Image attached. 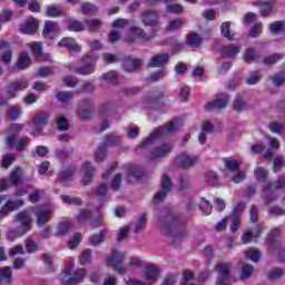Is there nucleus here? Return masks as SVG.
Listing matches in <instances>:
<instances>
[{
  "label": "nucleus",
  "instance_id": "f257e3e1",
  "mask_svg": "<svg viewBox=\"0 0 285 285\" xmlns=\"http://www.w3.org/2000/svg\"><path fill=\"white\" fill-rule=\"evenodd\" d=\"M156 222L160 228H168L174 239H181L188 236V232L185 228L187 219H184L175 214L169 208L164 209L156 217Z\"/></svg>",
  "mask_w": 285,
  "mask_h": 285
},
{
  "label": "nucleus",
  "instance_id": "f03ea898",
  "mask_svg": "<svg viewBox=\"0 0 285 285\" xmlns=\"http://www.w3.org/2000/svg\"><path fill=\"white\" fill-rule=\"evenodd\" d=\"M141 22L145 27L151 28L149 33H146V30L141 29V27L131 28L132 33L144 41H151L155 39L157 32H159V12L156 10H147L141 13Z\"/></svg>",
  "mask_w": 285,
  "mask_h": 285
},
{
  "label": "nucleus",
  "instance_id": "7ed1b4c3",
  "mask_svg": "<svg viewBox=\"0 0 285 285\" xmlns=\"http://www.w3.org/2000/svg\"><path fill=\"white\" fill-rule=\"evenodd\" d=\"M13 224H20V226L7 232V239L10 242H14L17 237H23L32 230V216L27 210H21L13 216Z\"/></svg>",
  "mask_w": 285,
  "mask_h": 285
},
{
  "label": "nucleus",
  "instance_id": "20e7f679",
  "mask_svg": "<svg viewBox=\"0 0 285 285\" xmlns=\"http://www.w3.org/2000/svg\"><path fill=\"white\" fill-rule=\"evenodd\" d=\"M23 124H11L9 127L10 134L7 137V145L9 148H14V150L21 151L30 144V138L28 136L19 138L21 130H23Z\"/></svg>",
  "mask_w": 285,
  "mask_h": 285
},
{
  "label": "nucleus",
  "instance_id": "39448f33",
  "mask_svg": "<svg viewBox=\"0 0 285 285\" xmlns=\"http://www.w3.org/2000/svg\"><path fill=\"white\" fill-rule=\"evenodd\" d=\"M30 82L26 79H18L10 82L7 87V97L0 98V106H8L10 99H17V92L26 90Z\"/></svg>",
  "mask_w": 285,
  "mask_h": 285
},
{
  "label": "nucleus",
  "instance_id": "423d86ee",
  "mask_svg": "<svg viewBox=\"0 0 285 285\" xmlns=\"http://www.w3.org/2000/svg\"><path fill=\"white\" fill-rule=\"evenodd\" d=\"M177 130V120H171L165 127L160 126L155 131H153L148 138L142 140L140 144V148H147L150 146L155 139H159V137H164V135H169V132H175Z\"/></svg>",
  "mask_w": 285,
  "mask_h": 285
},
{
  "label": "nucleus",
  "instance_id": "0eeeda50",
  "mask_svg": "<svg viewBox=\"0 0 285 285\" xmlns=\"http://www.w3.org/2000/svg\"><path fill=\"white\" fill-rule=\"evenodd\" d=\"M83 277H86V271L83 268H80L76 272L70 271V267L65 269L60 275V284L61 285H77L80 284V282H83Z\"/></svg>",
  "mask_w": 285,
  "mask_h": 285
},
{
  "label": "nucleus",
  "instance_id": "6e6552de",
  "mask_svg": "<svg viewBox=\"0 0 285 285\" xmlns=\"http://www.w3.org/2000/svg\"><path fill=\"white\" fill-rule=\"evenodd\" d=\"M126 262V255L124 252L114 250L111 257L107 259V266L114 268L119 275H126L127 267L124 266Z\"/></svg>",
  "mask_w": 285,
  "mask_h": 285
},
{
  "label": "nucleus",
  "instance_id": "1a4fd4ad",
  "mask_svg": "<svg viewBox=\"0 0 285 285\" xmlns=\"http://www.w3.org/2000/svg\"><path fill=\"white\" fill-rule=\"evenodd\" d=\"M158 275H159V269L157 268V266L151 265L146 267L144 272V277L147 283L132 278L127 281V285H151V284H155V282H157Z\"/></svg>",
  "mask_w": 285,
  "mask_h": 285
},
{
  "label": "nucleus",
  "instance_id": "9d476101",
  "mask_svg": "<svg viewBox=\"0 0 285 285\" xmlns=\"http://www.w3.org/2000/svg\"><path fill=\"white\" fill-rule=\"evenodd\" d=\"M232 268V262H223L216 265V272L218 273L217 285H230Z\"/></svg>",
  "mask_w": 285,
  "mask_h": 285
},
{
  "label": "nucleus",
  "instance_id": "9b49d317",
  "mask_svg": "<svg viewBox=\"0 0 285 285\" xmlns=\"http://www.w3.org/2000/svg\"><path fill=\"white\" fill-rule=\"evenodd\" d=\"M95 115V102L92 99H83L79 102L78 106V117L81 121H88V119H92Z\"/></svg>",
  "mask_w": 285,
  "mask_h": 285
},
{
  "label": "nucleus",
  "instance_id": "f8f14e48",
  "mask_svg": "<svg viewBox=\"0 0 285 285\" xmlns=\"http://www.w3.org/2000/svg\"><path fill=\"white\" fill-rule=\"evenodd\" d=\"M170 190H173V181H170V177H168V175H163L161 189L154 196V203L159 204L160 202H164L166 196L170 195Z\"/></svg>",
  "mask_w": 285,
  "mask_h": 285
},
{
  "label": "nucleus",
  "instance_id": "ddd939ff",
  "mask_svg": "<svg viewBox=\"0 0 285 285\" xmlns=\"http://www.w3.org/2000/svg\"><path fill=\"white\" fill-rule=\"evenodd\" d=\"M144 66V60L141 58H136L132 56H126L122 59V70L125 72H135Z\"/></svg>",
  "mask_w": 285,
  "mask_h": 285
},
{
  "label": "nucleus",
  "instance_id": "4468645a",
  "mask_svg": "<svg viewBox=\"0 0 285 285\" xmlns=\"http://www.w3.org/2000/svg\"><path fill=\"white\" fill-rule=\"evenodd\" d=\"M230 101V97L226 94H219L216 96V99L213 101L207 102L206 110H222V108H226L228 102Z\"/></svg>",
  "mask_w": 285,
  "mask_h": 285
},
{
  "label": "nucleus",
  "instance_id": "2eb2a0df",
  "mask_svg": "<svg viewBox=\"0 0 285 285\" xmlns=\"http://www.w3.org/2000/svg\"><path fill=\"white\" fill-rule=\"evenodd\" d=\"M197 161H199V157L190 156L186 153L180 154L175 159V164L179 166V168H193Z\"/></svg>",
  "mask_w": 285,
  "mask_h": 285
},
{
  "label": "nucleus",
  "instance_id": "dca6fc26",
  "mask_svg": "<svg viewBox=\"0 0 285 285\" xmlns=\"http://www.w3.org/2000/svg\"><path fill=\"white\" fill-rule=\"evenodd\" d=\"M33 213L36 215V224L39 228L46 226L48 222H50V217H52V210L43 209V208H35Z\"/></svg>",
  "mask_w": 285,
  "mask_h": 285
},
{
  "label": "nucleus",
  "instance_id": "f3484780",
  "mask_svg": "<svg viewBox=\"0 0 285 285\" xmlns=\"http://www.w3.org/2000/svg\"><path fill=\"white\" fill-rule=\"evenodd\" d=\"M80 173L82 174L83 186H88L92 183V179L95 178V166H92V163H85L81 166Z\"/></svg>",
  "mask_w": 285,
  "mask_h": 285
},
{
  "label": "nucleus",
  "instance_id": "a211bd4d",
  "mask_svg": "<svg viewBox=\"0 0 285 285\" xmlns=\"http://www.w3.org/2000/svg\"><path fill=\"white\" fill-rule=\"evenodd\" d=\"M173 151V144H164L161 146L155 147L150 153L151 159H159V157H166Z\"/></svg>",
  "mask_w": 285,
  "mask_h": 285
},
{
  "label": "nucleus",
  "instance_id": "6ab92c4d",
  "mask_svg": "<svg viewBox=\"0 0 285 285\" xmlns=\"http://www.w3.org/2000/svg\"><path fill=\"white\" fill-rule=\"evenodd\" d=\"M242 52V46L239 45H225L220 49L222 57H225L226 59H233L234 57H237Z\"/></svg>",
  "mask_w": 285,
  "mask_h": 285
},
{
  "label": "nucleus",
  "instance_id": "aec40b11",
  "mask_svg": "<svg viewBox=\"0 0 285 285\" xmlns=\"http://www.w3.org/2000/svg\"><path fill=\"white\" fill-rule=\"evenodd\" d=\"M59 32V23L52 20H47L45 22L42 36L46 39H55V35Z\"/></svg>",
  "mask_w": 285,
  "mask_h": 285
},
{
  "label": "nucleus",
  "instance_id": "412c9836",
  "mask_svg": "<svg viewBox=\"0 0 285 285\" xmlns=\"http://www.w3.org/2000/svg\"><path fill=\"white\" fill-rule=\"evenodd\" d=\"M48 121H50V114L48 111H39L32 119L36 130L43 128V126H48Z\"/></svg>",
  "mask_w": 285,
  "mask_h": 285
},
{
  "label": "nucleus",
  "instance_id": "4be33fe9",
  "mask_svg": "<svg viewBox=\"0 0 285 285\" xmlns=\"http://www.w3.org/2000/svg\"><path fill=\"white\" fill-rule=\"evenodd\" d=\"M170 61V55L168 53H158L154 56L149 62V68H161V66H166Z\"/></svg>",
  "mask_w": 285,
  "mask_h": 285
},
{
  "label": "nucleus",
  "instance_id": "5701e85b",
  "mask_svg": "<svg viewBox=\"0 0 285 285\" xmlns=\"http://www.w3.org/2000/svg\"><path fill=\"white\" fill-rule=\"evenodd\" d=\"M39 30V21L35 18H29L24 24L20 26V32L22 35H35Z\"/></svg>",
  "mask_w": 285,
  "mask_h": 285
},
{
  "label": "nucleus",
  "instance_id": "b1692460",
  "mask_svg": "<svg viewBox=\"0 0 285 285\" xmlns=\"http://www.w3.org/2000/svg\"><path fill=\"white\" fill-rule=\"evenodd\" d=\"M58 46H60V48H68L70 52H79L81 50V47L78 46L77 40L73 38H62L58 42Z\"/></svg>",
  "mask_w": 285,
  "mask_h": 285
},
{
  "label": "nucleus",
  "instance_id": "393cba45",
  "mask_svg": "<svg viewBox=\"0 0 285 285\" xmlns=\"http://www.w3.org/2000/svg\"><path fill=\"white\" fill-rule=\"evenodd\" d=\"M21 177H23V169H21V167H16L10 174L9 183L11 186H21V184H23Z\"/></svg>",
  "mask_w": 285,
  "mask_h": 285
},
{
  "label": "nucleus",
  "instance_id": "a878e982",
  "mask_svg": "<svg viewBox=\"0 0 285 285\" xmlns=\"http://www.w3.org/2000/svg\"><path fill=\"white\" fill-rule=\"evenodd\" d=\"M41 48H42L41 42H32L31 43V50H32L36 59H38L39 61H48V59H50V55L42 53Z\"/></svg>",
  "mask_w": 285,
  "mask_h": 285
},
{
  "label": "nucleus",
  "instance_id": "bb28decb",
  "mask_svg": "<svg viewBox=\"0 0 285 285\" xmlns=\"http://www.w3.org/2000/svg\"><path fill=\"white\" fill-rule=\"evenodd\" d=\"M120 141H121V136L117 134H108L105 136V142L102 146H105V148H112L115 146H119Z\"/></svg>",
  "mask_w": 285,
  "mask_h": 285
},
{
  "label": "nucleus",
  "instance_id": "cd10ccee",
  "mask_svg": "<svg viewBox=\"0 0 285 285\" xmlns=\"http://www.w3.org/2000/svg\"><path fill=\"white\" fill-rule=\"evenodd\" d=\"M31 63H32V60L30 59V55L28 53V51H24L20 53L18 58L17 68L19 70H26V68H28V66H30Z\"/></svg>",
  "mask_w": 285,
  "mask_h": 285
},
{
  "label": "nucleus",
  "instance_id": "c85d7f7f",
  "mask_svg": "<svg viewBox=\"0 0 285 285\" xmlns=\"http://www.w3.org/2000/svg\"><path fill=\"white\" fill-rule=\"evenodd\" d=\"M263 193L265 194V205L271 206L273 202L277 199V196L273 194V183L267 184L263 187Z\"/></svg>",
  "mask_w": 285,
  "mask_h": 285
},
{
  "label": "nucleus",
  "instance_id": "c756f323",
  "mask_svg": "<svg viewBox=\"0 0 285 285\" xmlns=\"http://www.w3.org/2000/svg\"><path fill=\"white\" fill-rule=\"evenodd\" d=\"M187 43L190 48H199L204 43V38L199 33L191 32L187 36Z\"/></svg>",
  "mask_w": 285,
  "mask_h": 285
},
{
  "label": "nucleus",
  "instance_id": "7c9ffc66",
  "mask_svg": "<svg viewBox=\"0 0 285 285\" xmlns=\"http://www.w3.org/2000/svg\"><path fill=\"white\" fill-rule=\"evenodd\" d=\"M277 229L272 230L266 238L267 244H269L268 250H275V248H279L282 244L277 242Z\"/></svg>",
  "mask_w": 285,
  "mask_h": 285
},
{
  "label": "nucleus",
  "instance_id": "2f4dec72",
  "mask_svg": "<svg viewBox=\"0 0 285 285\" xmlns=\"http://www.w3.org/2000/svg\"><path fill=\"white\" fill-rule=\"evenodd\" d=\"M264 233V227H261L257 229V233H253L250 230H247L242 236L243 244H250L253 239H257L262 234Z\"/></svg>",
  "mask_w": 285,
  "mask_h": 285
},
{
  "label": "nucleus",
  "instance_id": "473e14b6",
  "mask_svg": "<svg viewBox=\"0 0 285 285\" xmlns=\"http://www.w3.org/2000/svg\"><path fill=\"white\" fill-rule=\"evenodd\" d=\"M161 99H164V92H153L147 98L148 108H156Z\"/></svg>",
  "mask_w": 285,
  "mask_h": 285
},
{
  "label": "nucleus",
  "instance_id": "72a5a7b5",
  "mask_svg": "<svg viewBox=\"0 0 285 285\" xmlns=\"http://www.w3.org/2000/svg\"><path fill=\"white\" fill-rule=\"evenodd\" d=\"M275 10V1H264L261 3V14L263 17H268Z\"/></svg>",
  "mask_w": 285,
  "mask_h": 285
},
{
  "label": "nucleus",
  "instance_id": "f704fd0d",
  "mask_svg": "<svg viewBox=\"0 0 285 285\" xmlns=\"http://www.w3.org/2000/svg\"><path fill=\"white\" fill-rule=\"evenodd\" d=\"M0 279L4 284H12V268L9 266L0 268Z\"/></svg>",
  "mask_w": 285,
  "mask_h": 285
},
{
  "label": "nucleus",
  "instance_id": "c9c22d12",
  "mask_svg": "<svg viewBox=\"0 0 285 285\" xmlns=\"http://www.w3.org/2000/svg\"><path fill=\"white\" fill-rule=\"evenodd\" d=\"M108 234L107 229H101L99 234H95L89 238V242L91 246H99V244L104 243V239H106V235Z\"/></svg>",
  "mask_w": 285,
  "mask_h": 285
},
{
  "label": "nucleus",
  "instance_id": "e433bc0d",
  "mask_svg": "<svg viewBox=\"0 0 285 285\" xmlns=\"http://www.w3.org/2000/svg\"><path fill=\"white\" fill-rule=\"evenodd\" d=\"M128 177H135V179H141L144 177V169L137 165H131L127 170Z\"/></svg>",
  "mask_w": 285,
  "mask_h": 285
},
{
  "label": "nucleus",
  "instance_id": "4c0bfd02",
  "mask_svg": "<svg viewBox=\"0 0 285 285\" xmlns=\"http://www.w3.org/2000/svg\"><path fill=\"white\" fill-rule=\"evenodd\" d=\"M220 32L225 39L229 41H235V35L230 33V21H225L220 24Z\"/></svg>",
  "mask_w": 285,
  "mask_h": 285
},
{
  "label": "nucleus",
  "instance_id": "58836bf2",
  "mask_svg": "<svg viewBox=\"0 0 285 285\" xmlns=\"http://www.w3.org/2000/svg\"><path fill=\"white\" fill-rule=\"evenodd\" d=\"M86 26H88V29L90 32H97L101 26H104V22L100 19L94 18V19H86L85 20Z\"/></svg>",
  "mask_w": 285,
  "mask_h": 285
},
{
  "label": "nucleus",
  "instance_id": "ea45409f",
  "mask_svg": "<svg viewBox=\"0 0 285 285\" xmlns=\"http://www.w3.org/2000/svg\"><path fill=\"white\" fill-rule=\"evenodd\" d=\"M81 12L82 14L91 16V14H95L96 12H99V7L90 2H85L81 6Z\"/></svg>",
  "mask_w": 285,
  "mask_h": 285
},
{
  "label": "nucleus",
  "instance_id": "a19ab883",
  "mask_svg": "<svg viewBox=\"0 0 285 285\" xmlns=\"http://www.w3.org/2000/svg\"><path fill=\"white\" fill-rule=\"evenodd\" d=\"M76 75H82V76H88L92 75L95 72V65L94 63H88L82 67H78L73 70Z\"/></svg>",
  "mask_w": 285,
  "mask_h": 285
},
{
  "label": "nucleus",
  "instance_id": "79ce46f5",
  "mask_svg": "<svg viewBox=\"0 0 285 285\" xmlns=\"http://www.w3.org/2000/svg\"><path fill=\"white\" fill-rule=\"evenodd\" d=\"M67 30L70 32H83V23L79 20H69L67 23Z\"/></svg>",
  "mask_w": 285,
  "mask_h": 285
},
{
  "label": "nucleus",
  "instance_id": "37998d69",
  "mask_svg": "<svg viewBox=\"0 0 285 285\" xmlns=\"http://www.w3.org/2000/svg\"><path fill=\"white\" fill-rule=\"evenodd\" d=\"M57 128L60 131L70 130V121L68 120V118H66V116L59 115L57 117Z\"/></svg>",
  "mask_w": 285,
  "mask_h": 285
},
{
  "label": "nucleus",
  "instance_id": "c03bdc74",
  "mask_svg": "<svg viewBox=\"0 0 285 285\" xmlns=\"http://www.w3.org/2000/svg\"><path fill=\"white\" fill-rule=\"evenodd\" d=\"M8 117L11 121H17L21 117V107L19 105L11 106L8 109Z\"/></svg>",
  "mask_w": 285,
  "mask_h": 285
},
{
  "label": "nucleus",
  "instance_id": "a18cd8bd",
  "mask_svg": "<svg viewBox=\"0 0 285 285\" xmlns=\"http://www.w3.org/2000/svg\"><path fill=\"white\" fill-rule=\"evenodd\" d=\"M61 199H62L63 204H69L71 206H81L83 204V200L81 199V197L62 195Z\"/></svg>",
  "mask_w": 285,
  "mask_h": 285
},
{
  "label": "nucleus",
  "instance_id": "49530a36",
  "mask_svg": "<svg viewBox=\"0 0 285 285\" xmlns=\"http://www.w3.org/2000/svg\"><path fill=\"white\" fill-rule=\"evenodd\" d=\"M285 55L284 53H274L272 56L266 57L263 60V63H265V66H275V63L277 61H282V59H284Z\"/></svg>",
  "mask_w": 285,
  "mask_h": 285
},
{
  "label": "nucleus",
  "instance_id": "de8ad7c7",
  "mask_svg": "<svg viewBox=\"0 0 285 285\" xmlns=\"http://www.w3.org/2000/svg\"><path fill=\"white\" fill-rule=\"evenodd\" d=\"M247 105L246 101H244V98L242 96H237L234 100L233 110L236 112H243V110H246Z\"/></svg>",
  "mask_w": 285,
  "mask_h": 285
},
{
  "label": "nucleus",
  "instance_id": "09e8293b",
  "mask_svg": "<svg viewBox=\"0 0 285 285\" xmlns=\"http://www.w3.org/2000/svg\"><path fill=\"white\" fill-rule=\"evenodd\" d=\"M257 59H259V56L257 51H255V48H248L245 52L244 61H246V63H253V61H257Z\"/></svg>",
  "mask_w": 285,
  "mask_h": 285
},
{
  "label": "nucleus",
  "instance_id": "8fccbe9b",
  "mask_svg": "<svg viewBox=\"0 0 285 285\" xmlns=\"http://www.w3.org/2000/svg\"><path fill=\"white\" fill-rule=\"evenodd\" d=\"M26 204L23 198L20 199H9L6 202V205L9 206L10 210L13 213V210H19Z\"/></svg>",
  "mask_w": 285,
  "mask_h": 285
},
{
  "label": "nucleus",
  "instance_id": "3c124183",
  "mask_svg": "<svg viewBox=\"0 0 285 285\" xmlns=\"http://www.w3.org/2000/svg\"><path fill=\"white\" fill-rule=\"evenodd\" d=\"M106 153H108V148L104 145L99 146L95 154V161H97V164H101V161L106 159Z\"/></svg>",
  "mask_w": 285,
  "mask_h": 285
},
{
  "label": "nucleus",
  "instance_id": "603ef678",
  "mask_svg": "<svg viewBox=\"0 0 285 285\" xmlns=\"http://www.w3.org/2000/svg\"><path fill=\"white\" fill-rule=\"evenodd\" d=\"M264 29V24L262 22L255 23L250 29H249V37L253 39H257L259 35H262Z\"/></svg>",
  "mask_w": 285,
  "mask_h": 285
},
{
  "label": "nucleus",
  "instance_id": "864d4df0",
  "mask_svg": "<svg viewBox=\"0 0 285 285\" xmlns=\"http://www.w3.org/2000/svg\"><path fill=\"white\" fill-rule=\"evenodd\" d=\"M144 228H146V214H141L136 223V227L134 229L135 235H139V233H141V230H144Z\"/></svg>",
  "mask_w": 285,
  "mask_h": 285
},
{
  "label": "nucleus",
  "instance_id": "5fc2aeb1",
  "mask_svg": "<svg viewBox=\"0 0 285 285\" xmlns=\"http://www.w3.org/2000/svg\"><path fill=\"white\" fill-rule=\"evenodd\" d=\"M281 277H284V269L279 267H274L268 273V279L272 282H275V279H281Z\"/></svg>",
  "mask_w": 285,
  "mask_h": 285
},
{
  "label": "nucleus",
  "instance_id": "6e6d98bb",
  "mask_svg": "<svg viewBox=\"0 0 285 285\" xmlns=\"http://www.w3.org/2000/svg\"><path fill=\"white\" fill-rule=\"evenodd\" d=\"M199 210L203 213V215H210V213H213V204L205 198H202Z\"/></svg>",
  "mask_w": 285,
  "mask_h": 285
},
{
  "label": "nucleus",
  "instance_id": "4d7b16f0",
  "mask_svg": "<svg viewBox=\"0 0 285 285\" xmlns=\"http://www.w3.org/2000/svg\"><path fill=\"white\" fill-rule=\"evenodd\" d=\"M205 181L208 184V186H217V181H219V178L217 177V174L215 171H207L205 174Z\"/></svg>",
  "mask_w": 285,
  "mask_h": 285
},
{
  "label": "nucleus",
  "instance_id": "13d9d810",
  "mask_svg": "<svg viewBox=\"0 0 285 285\" xmlns=\"http://www.w3.org/2000/svg\"><path fill=\"white\" fill-rule=\"evenodd\" d=\"M77 219L78 224H85L88 219H92V212L89 209H81Z\"/></svg>",
  "mask_w": 285,
  "mask_h": 285
},
{
  "label": "nucleus",
  "instance_id": "bf43d9fd",
  "mask_svg": "<svg viewBox=\"0 0 285 285\" xmlns=\"http://www.w3.org/2000/svg\"><path fill=\"white\" fill-rule=\"evenodd\" d=\"M239 166H242V164H239V161L235 159H225V168H227V170H229L230 173L239 170Z\"/></svg>",
  "mask_w": 285,
  "mask_h": 285
},
{
  "label": "nucleus",
  "instance_id": "052dcab7",
  "mask_svg": "<svg viewBox=\"0 0 285 285\" xmlns=\"http://www.w3.org/2000/svg\"><path fill=\"white\" fill-rule=\"evenodd\" d=\"M285 28V21H275L269 24V31L272 35H277V32H282Z\"/></svg>",
  "mask_w": 285,
  "mask_h": 285
},
{
  "label": "nucleus",
  "instance_id": "680f3d73",
  "mask_svg": "<svg viewBox=\"0 0 285 285\" xmlns=\"http://www.w3.org/2000/svg\"><path fill=\"white\" fill-rule=\"evenodd\" d=\"M246 257H247V259H250L252 262L257 264V262H259V259H262V253L257 249H249L246 253Z\"/></svg>",
  "mask_w": 285,
  "mask_h": 285
},
{
  "label": "nucleus",
  "instance_id": "e2e57ef3",
  "mask_svg": "<svg viewBox=\"0 0 285 285\" xmlns=\"http://www.w3.org/2000/svg\"><path fill=\"white\" fill-rule=\"evenodd\" d=\"M284 129H285V125L283 122L274 121L269 124L271 132H274L276 135H281V132H284Z\"/></svg>",
  "mask_w": 285,
  "mask_h": 285
},
{
  "label": "nucleus",
  "instance_id": "0e129e2a",
  "mask_svg": "<svg viewBox=\"0 0 285 285\" xmlns=\"http://www.w3.org/2000/svg\"><path fill=\"white\" fill-rule=\"evenodd\" d=\"M253 271H255L253 265L244 264L242 267L240 279H248V277L253 275Z\"/></svg>",
  "mask_w": 285,
  "mask_h": 285
},
{
  "label": "nucleus",
  "instance_id": "69168bd1",
  "mask_svg": "<svg viewBox=\"0 0 285 285\" xmlns=\"http://www.w3.org/2000/svg\"><path fill=\"white\" fill-rule=\"evenodd\" d=\"M26 250L27 253H37L39 250V245L32 239V238H27L24 242Z\"/></svg>",
  "mask_w": 285,
  "mask_h": 285
},
{
  "label": "nucleus",
  "instance_id": "338daca9",
  "mask_svg": "<svg viewBox=\"0 0 285 285\" xmlns=\"http://www.w3.org/2000/svg\"><path fill=\"white\" fill-rule=\"evenodd\" d=\"M189 95H190V87H188L187 85H180L179 97H180L181 101H184V102L188 101Z\"/></svg>",
  "mask_w": 285,
  "mask_h": 285
},
{
  "label": "nucleus",
  "instance_id": "774afa93",
  "mask_svg": "<svg viewBox=\"0 0 285 285\" xmlns=\"http://www.w3.org/2000/svg\"><path fill=\"white\" fill-rule=\"evenodd\" d=\"M167 12H169L170 14H181V12H184V6L179 3L168 4Z\"/></svg>",
  "mask_w": 285,
  "mask_h": 285
}]
</instances>
